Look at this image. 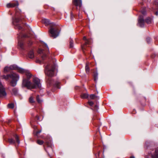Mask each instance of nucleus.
<instances>
[{
  "mask_svg": "<svg viewBox=\"0 0 158 158\" xmlns=\"http://www.w3.org/2000/svg\"><path fill=\"white\" fill-rule=\"evenodd\" d=\"M28 57L31 59H32L34 57V54L33 51H30L28 54Z\"/></svg>",
  "mask_w": 158,
  "mask_h": 158,
  "instance_id": "nucleus-13",
  "label": "nucleus"
},
{
  "mask_svg": "<svg viewBox=\"0 0 158 158\" xmlns=\"http://www.w3.org/2000/svg\"><path fill=\"white\" fill-rule=\"evenodd\" d=\"M10 69L11 70H17L18 68L16 65H13L10 66Z\"/></svg>",
  "mask_w": 158,
  "mask_h": 158,
  "instance_id": "nucleus-18",
  "label": "nucleus"
},
{
  "mask_svg": "<svg viewBox=\"0 0 158 158\" xmlns=\"http://www.w3.org/2000/svg\"><path fill=\"white\" fill-rule=\"evenodd\" d=\"M155 14L156 15H158V11H157L155 13Z\"/></svg>",
  "mask_w": 158,
  "mask_h": 158,
  "instance_id": "nucleus-45",
  "label": "nucleus"
},
{
  "mask_svg": "<svg viewBox=\"0 0 158 158\" xmlns=\"http://www.w3.org/2000/svg\"><path fill=\"white\" fill-rule=\"evenodd\" d=\"M88 103L90 106H92L94 104V103L92 101H89Z\"/></svg>",
  "mask_w": 158,
  "mask_h": 158,
  "instance_id": "nucleus-33",
  "label": "nucleus"
},
{
  "mask_svg": "<svg viewBox=\"0 0 158 158\" xmlns=\"http://www.w3.org/2000/svg\"><path fill=\"white\" fill-rule=\"evenodd\" d=\"M89 97V95L87 93H83L81 95V97L82 98H87Z\"/></svg>",
  "mask_w": 158,
  "mask_h": 158,
  "instance_id": "nucleus-16",
  "label": "nucleus"
},
{
  "mask_svg": "<svg viewBox=\"0 0 158 158\" xmlns=\"http://www.w3.org/2000/svg\"><path fill=\"white\" fill-rule=\"evenodd\" d=\"M47 79V82L48 83H49L50 84H52L53 81L51 80V78H49Z\"/></svg>",
  "mask_w": 158,
  "mask_h": 158,
  "instance_id": "nucleus-29",
  "label": "nucleus"
},
{
  "mask_svg": "<svg viewBox=\"0 0 158 158\" xmlns=\"http://www.w3.org/2000/svg\"><path fill=\"white\" fill-rule=\"evenodd\" d=\"M95 97L96 96L94 94H91L89 96L90 98L91 99H94L95 98Z\"/></svg>",
  "mask_w": 158,
  "mask_h": 158,
  "instance_id": "nucleus-31",
  "label": "nucleus"
},
{
  "mask_svg": "<svg viewBox=\"0 0 158 158\" xmlns=\"http://www.w3.org/2000/svg\"><path fill=\"white\" fill-rule=\"evenodd\" d=\"M98 109V106L97 105H95L94 106V110H97Z\"/></svg>",
  "mask_w": 158,
  "mask_h": 158,
  "instance_id": "nucleus-37",
  "label": "nucleus"
},
{
  "mask_svg": "<svg viewBox=\"0 0 158 158\" xmlns=\"http://www.w3.org/2000/svg\"><path fill=\"white\" fill-rule=\"evenodd\" d=\"M154 3L156 5H158V0H156L154 2Z\"/></svg>",
  "mask_w": 158,
  "mask_h": 158,
  "instance_id": "nucleus-38",
  "label": "nucleus"
},
{
  "mask_svg": "<svg viewBox=\"0 0 158 158\" xmlns=\"http://www.w3.org/2000/svg\"><path fill=\"white\" fill-rule=\"evenodd\" d=\"M22 19V18H16L15 19V21L16 22H19L20 20H21Z\"/></svg>",
  "mask_w": 158,
  "mask_h": 158,
  "instance_id": "nucleus-34",
  "label": "nucleus"
},
{
  "mask_svg": "<svg viewBox=\"0 0 158 158\" xmlns=\"http://www.w3.org/2000/svg\"><path fill=\"white\" fill-rule=\"evenodd\" d=\"M60 84V82L58 81H56L55 84L54 85V86L55 87H56L57 88H60V86H59V85Z\"/></svg>",
  "mask_w": 158,
  "mask_h": 158,
  "instance_id": "nucleus-22",
  "label": "nucleus"
},
{
  "mask_svg": "<svg viewBox=\"0 0 158 158\" xmlns=\"http://www.w3.org/2000/svg\"><path fill=\"white\" fill-rule=\"evenodd\" d=\"M43 52V50L42 49H40L39 50V52L40 53H41V52Z\"/></svg>",
  "mask_w": 158,
  "mask_h": 158,
  "instance_id": "nucleus-41",
  "label": "nucleus"
},
{
  "mask_svg": "<svg viewBox=\"0 0 158 158\" xmlns=\"http://www.w3.org/2000/svg\"><path fill=\"white\" fill-rule=\"evenodd\" d=\"M152 158H158V150H156L155 152L152 155Z\"/></svg>",
  "mask_w": 158,
  "mask_h": 158,
  "instance_id": "nucleus-12",
  "label": "nucleus"
},
{
  "mask_svg": "<svg viewBox=\"0 0 158 158\" xmlns=\"http://www.w3.org/2000/svg\"><path fill=\"white\" fill-rule=\"evenodd\" d=\"M130 158H135L134 156H132L130 157Z\"/></svg>",
  "mask_w": 158,
  "mask_h": 158,
  "instance_id": "nucleus-47",
  "label": "nucleus"
},
{
  "mask_svg": "<svg viewBox=\"0 0 158 158\" xmlns=\"http://www.w3.org/2000/svg\"><path fill=\"white\" fill-rule=\"evenodd\" d=\"M73 2L74 4L76 6L81 7L82 6L81 0H73Z\"/></svg>",
  "mask_w": 158,
  "mask_h": 158,
  "instance_id": "nucleus-7",
  "label": "nucleus"
},
{
  "mask_svg": "<svg viewBox=\"0 0 158 158\" xmlns=\"http://www.w3.org/2000/svg\"><path fill=\"white\" fill-rule=\"evenodd\" d=\"M44 141L42 140H38L37 141V143L40 145H41L44 143Z\"/></svg>",
  "mask_w": 158,
  "mask_h": 158,
  "instance_id": "nucleus-27",
  "label": "nucleus"
},
{
  "mask_svg": "<svg viewBox=\"0 0 158 158\" xmlns=\"http://www.w3.org/2000/svg\"><path fill=\"white\" fill-rule=\"evenodd\" d=\"M23 87H26L28 89L40 88L41 87L40 80L37 78H34L33 83H31L28 79H24L23 80Z\"/></svg>",
  "mask_w": 158,
  "mask_h": 158,
  "instance_id": "nucleus-1",
  "label": "nucleus"
},
{
  "mask_svg": "<svg viewBox=\"0 0 158 158\" xmlns=\"http://www.w3.org/2000/svg\"><path fill=\"white\" fill-rule=\"evenodd\" d=\"M141 13L143 15H144L146 13V12L145 11H142Z\"/></svg>",
  "mask_w": 158,
  "mask_h": 158,
  "instance_id": "nucleus-43",
  "label": "nucleus"
},
{
  "mask_svg": "<svg viewBox=\"0 0 158 158\" xmlns=\"http://www.w3.org/2000/svg\"><path fill=\"white\" fill-rule=\"evenodd\" d=\"M43 22L46 25H48L51 24L50 21L48 19H44L43 20Z\"/></svg>",
  "mask_w": 158,
  "mask_h": 158,
  "instance_id": "nucleus-11",
  "label": "nucleus"
},
{
  "mask_svg": "<svg viewBox=\"0 0 158 158\" xmlns=\"http://www.w3.org/2000/svg\"><path fill=\"white\" fill-rule=\"evenodd\" d=\"M51 25H53V26H54V25H55V24H54V23H52V25H51V26H51Z\"/></svg>",
  "mask_w": 158,
  "mask_h": 158,
  "instance_id": "nucleus-48",
  "label": "nucleus"
},
{
  "mask_svg": "<svg viewBox=\"0 0 158 158\" xmlns=\"http://www.w3.org/2000/svg\"><path fill=\"white\" fill-rule=\"evenodd\" d=\"M8 108H13L14 107V105L13 103L9 104L8 105Z\"/></svg>",
  "mask_w": 158,
  "mask_h": 158,
  "instance_id": "nucleus-26",
  "label": "nucleus"
},
{
  "mask_svg": "<svg viewBox=\"0 0 158 158\" xmlns=\"http://www.w3.org/2000/svg\"><path fill=\"white\" fill-rule=\"evenodd\" d=\"M144 20L143 18L140 17L138 20V25L139 26L143 27L144 25Z\"/></svg>",
  "mask_w": 158,
  "mask_h": 158,
  "instance_id": "nucleus-9",
  "label": "nucleus"
},
{
  "mask_svg": "<svg viewBox=\"0 0 158 158\" xmlns=\"http://www.w3.org/2000/svg\"><path fill=\"white\" fill-rule=\"evenodd\" d=\"M18 89L17 88L15 87L13 88L12 89V94L15 95H17L18 94Z\"/></svg>",
  "mask_w": 158,
  "mask_h": 158,
  "instance_id": "nucleus-10",
  "label": "nucleus"
},
{
  "mask_svg": "<svg viewBox=\"0 0 158 158\" xmlns=\"http://www.w3.org/2000/svg\"><path fill=\"white\" fill-rule=\"evenodd\" d=\"M8 141L11 144H14L15 143V141L11 138L9 139Z\"/></svg>",
  "mask_w": 158,
  "mask_h": 158,
  "instance_id": "nucleus-21",
  "label": "nucleus"
},
{
  "mask_svg": "<svg viewBox=\"0 0 158 158\" xmlns=\"http://www.w3.org/2000/svg\"><path fill=\"white\" fill-rule=\"evenodd\" d=\"M19 5V4L18 1H16L7 4L6 7L8 8H13L15 6H18Z\"/></svg>",
  "mask_w": 158,
  "mask_h": 158,
  "instance_id": "nucleus-5",
  "label": "nucleus"
},
{
  "mask_svg": "<svg viewBox=\"0 0 158 158\" xmlns=\"http://www.w3.org/2000/svg\"><path fill=\"white\" fill-rule=\"evenodd\" d=\"M94 80L95 81H96L98 80L97 75H95L94 76Z\"/></svg>",
  "mask_w": 158,
  "mask_h": 158,
  "instance_id": "nucleus-36",
  "label": "nucleus"
},
{
  "mask_svg": "<svg viewBox=\"0 0 158 158\" xmlns=\"http://www.w3.org/2000/svg\"><path fill=\"white\" fill-rule=\"evenodd\" d=\"M17 70L18 72H19V73H25V71H26L23 69L19 68V67H18V68L17 69Z\"/></svg>",
  "mask_w": 158,
  "mask_h": 158,
  "instance_id": "nucleus-17",
  "label": "nucleus"
},
{
  "mask_svg": "<svg viewBox=\"0 0 158 158\" xmlns=\"http://www.w3.org/2000/svg\"><path fill=\"white\" fill-rule=\"evenodd\" d=\"M36 99L38 102L39 103H41L42 101L40 100L39 98V96H37L36 97Z\"/></svg>",
  "mask_w": 158,
  "mask_h": 158,
  "instance_id": "nucleus-32",
  "label": "nucleus"
},
{
  "mask_svg": "<svg viewBox=\"0 0 158 158\" xmlns=\"http://www.w3.org/2000/svg\"><path fill=\"white\" fill-rule=\"evenodd\" d=\"M6 95V93L5 91V89L3 87L2 83L0 81V98L3 96H5Z\"/></svg>",
  "mask_w": 158,
  "mask_h": 158,
  "instance_id": "nucleus-6",
  "label": "nucleus"
},
{
  "mask_svg": "<svg viewBox=\"0 0 158 158\" xmlns=\"http://www.w3.org/2000/svg\"><path fill=\"white\" fill-rule=\"evenodd\" d=\"M29 101L30 103H32L34 102L33 98L32 97H31L29 98Z\"/></svg>",
  "mask_w": 158,
  "mask_h": 158,
  "instance_id": "nucleus-25",
  "label": "nucleus"
},
{
  "mask_svg": "<svg viewBox=\"0 0 158 158\" xmlns=\"http://www.w3.org/2000/svg\"><path fill=\"white\" fill-rule=\"evenodd\" d=\"M16 27H17V28L19 30H21L22 29V27L21 26H19V25H17L16 26Z\"/></svg>",
  "mask_w": 158,
  "mask_h": 158,
  "instance_id": "nucleus-35",
  "label": "nucleus"
},
{
  "mask_svg": "<svg viewBox=\"0 0 158 158\" xmlns=\"http://www.w3.org/2000/svg\"><path fill=\"white\" fill-rule=\"evenodd\" d=\"M55 67L54 65L51 66L50 65H48L46 67L45 73L48 77H51L54 76V72Z\"/></svg>",
  "mask_w": 158,
  "mask_h": 158,
  "instance_id": "nucleus-2",
  "label": "nucleus"
},
{
  "mask_svg": "<svg viewBox=\"0 0 158 158\" xmlns=\"http://www.w3.org/2000/svg\"><path fill=\"white\" fill-rule=\"evenodd\" d=\"M148 40H149V39H147V41L148 42Z\"/></svg>",
  "mask_w": 158,
  "mask_h": 158,
  "instance_id": "nucleus-49",
  "label": "nucleus"
},
{
  "mask_svg": "<svg viewBox=\"0 0 158 158\" xmlns=\"http://www.w3.org/2000/svg\"><path fill=\"white\" fill-rule=\"evenodd\" d=\"M11 77V80L10 82V85L11 86L14 87L17 85V82L19 79V76L17 73H12Z\"/></svg>",
  "mask_w": 158,
  "mask_h": 158,
  "instance_id": "nucleus-3",
  "label": "nucleus"
},
{
  "mask_svg": "<svg viewBox=\"0 0 158 158\" xmlns=\"http://www.w3.org/2000/svg\"><path fill=\"white\" fill-rule=\"evenodd\" d=\"M87 39H86V37L85 36H84L83 37V40H85V41L86 40H87Z\"/></svg>",
  "mask_w": 158,
  "mask_h": 158,
  "instance_id": "nucleus-40",
  "label": "nucleus"
},
{
  "mask_svg": "<svg viewBox=\"0 0 158 158\" xmlns=\"http://www.w3.org/2000/svg\"><path fill=\"white\" fill-rule=\"evenodd\" d=\"M46 55L45 54H43V56H42V58L43 60L44 59V58L46 57Z\"/></svg>",
  "mask_w": 158,
  "mask_h": 158,
  "instance_id": "nucleus-39",
  "label": "nucleus"
},
{
  "mask_svg": "<svg viewBox=\"0 0 158 158\" xmlns=\"http://www.w3.org/2000/svg\"><path fill=\"white\" fill-rule=\"evenodd\" d=\"M11 73L10 74H8L6 75H3L2 76V77L3 79H5L6 80L9 79V78H11Z\"/></svg>",
  "mask_w": 158,
  "mask_h": 158,
  "instance_id": "nucleus-14",
  "label": "nucleus"
},
{
  "mask_svg": "<svg viewBox=\"0 0 158 158\" xmlns=\"http://www.w3.org/2000/svg\"><path fill=\"white\" fill-rule=\"evenodd\" d=\"M15 140H16V141L17 143L18 144H19L20 140L19 139V136L17 135H15Z\"/></svg>",
  "mask_w": 158,
  "mask_h": 158,
  "instance_id": "nucleus-20",
  "label": "nucleus"
},
{
  "mask_svg": "<svg viewBox=\"0 0 158 158\" xmlns=\"http://www.w3.org/2000/svg\"><path fill=\"white\" fill-rule=\"evenodd\" d=\"M49 32L51 35V36L53 38L57 37L59 33V31L57 28L52 27H51L49 30Z\"/></svg>",
  "mask_w": 158,
  "mask_h": 158,
  "instance_id": "nucleus-4",
  "label": "nucleus"
},
{
  "mask_svg": "<svg viewBox=\"0 0 158 158\" xmlns=\"http://www.w3.org/2000/svg\"><path fill=\"white\" fill-rule=\"evenodd\" d=\"M10 69L9 67H6L4 69V72H7Z\"/></svg>",
  "mask_w": 158,
  "mask_h": 158,
  "instance_id": "nucleus-24",
  "label": "nucleus"
},
{
  "mask_svg": "<svg viewBox=\"0 0 158 158\" xmlns=\"http://www.w3.org/2000/svg\"><path fill=\"white\" fill-rule=\"evenodd\" d=\"M73 40H71L70 42V48H72L73 47Z\"/></svg>",
  "mask_w": 158,
  "mask_h": 158,
  "instance_id": "nucleus-30",
  "label": "nucleus"
},
{
  "mask_svg": "<svg viewBox=\"0 0 158 158\" xmlns=\"http://www.w3.org/2000/svg\"><path fill=\"white\" fill-rule=\"evenodd\" d=\"M44 46L46 47L47 48H48V45H47V44H45V43H44Z\"/></svg>",
  "mask_w": 158,
  "mask_h": 158,
  "instance_id": "nucleus-42",
  "label": "nucleus"
},
{
  "mask_svg": "<svg viewBox=\"0 0 158 158\" xmlns=\"http://www.w3.org/2000/svg\"><path fill=\"white\" fill-rule=\"evenodd\" d=\"M90 42V40L89 39H87L85 41V42L84 44L81 45V48L83 52L85 50V46L87 44H89Z\"/></svg>",
  "mask_w": 158,
  "mask_h": 158,
  "instance_id": "nucleus-8",
  "label": "nucleus"
},
{
  "mask_svg": "<svg viewBox=\"0 0 158 158\" xmlns=\"http://www.w3.org/2000/svg\"><path fill=\"white\" fill-rule=\"evenodd\" d=\"M25 73L27 77H30L31 76V74L28 71H26Z\"/></svg>",
  "mask_w": 158,
  "mask_h": 158,
  "instance_id": "nucleus-28",
  "label": "nucleus"
},
{
  "mask_svg": "<svg viewBox=\"0 0 158 158\" xmlns=\"http://www.w3.org/2000/svg\"><path fill=\"white\" fill-rule=\"evenodd\" d=\"M145 21L148 24H150L151 23V20L150 18H147L146 19Z\"/></svg>",
  "mask_w": 158,
  "mask_h": 158,
  "instance_id": "nucleus-23",
  "label": "nucleus"
},
{
  "mask_svg": "<svg viewBox=\"0 0 158 158\" xmlns=\"http://www.w3.org/2000/svg\"><path fill=\"white\" fill-rule=\"evenodd\" d=\"M36 62H37V63H40V61H39V60H36Z\"/></svg>",
  "mask_w": 158,
  "mask_h": 158,
  "instance_id": "nucleus-44",
  "label": "nucleus"
},
{
  "mask_svg": "<svg viewBox=\"0 0 158 158\" xmlns=\"http://www.w3.org/2000/svg\"><path fill=\"white\" fill-rule=\"evenodd\" d=\"M18 45L22 49L23 48L24 44L23 42L22 41H19L18 43Z\"/></svg>",
  "mask_w": 158,
  "mask_h": 158,
  "instance_id": "nucleus-15",
  "label": "nucleus"
},
{
  "mask_svg": "<svg viewBox=\"0 0 158 158\" xmlns=\"http://www.w3.org/2000/svg\"><path fill=\"white\" fill-rule=\"evenodd\" d=\"M85 71L87 74H89V69L87 64H86L85 66Z\"/></svg>",
  "mask_w": 158,
  "mask_h": 158,
  "instance_id": "nucleus-19",
  "label": "nucleus"
},
{
  "mask_svg": "<svg viewBox=\"0 0 158 158\" xmlns=\"http://www.w3.org/2000/svg\"><path fill=\"white\" fill-rule=\"evenodd\" d=\"M41 132V131H38L37 132V134H39Z\"/></svg>",
  "mask_w": 158,
  "mask_h": 158,
  "instance_id": "nucleus-46",
  "label": "nucleus"
}]
</instances>
